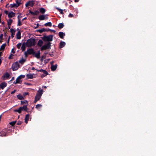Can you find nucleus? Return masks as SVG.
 <instances>
[{
	"label": "nucleus",
	"instance_id": "nucleus-59",
	"mask_svg": "<svg viewBox=\"0 0 156 156\" xmlns=\"http://www.w3.org/2000/svg\"><path fill=\"white\" fill-rule=\"evenodd\" d=\"M50 63L51 65H52V64H53L54 63V61H52Z\"/></svg>",
	"mask_w": 156,
	"mask_h": 156
},
{
	"label": "nucleus",
	"instance_id": "nucleus-23",
	"mask_svg": "<svg viewBox=\"0 0 156 156\" xmlns=\"http://www.w3.org/2000/svg\"><path fill=\"white\" fill-rule=\"evenodd\" d=\"M26 76L27 79H32L33 78V75L32 74H27Z\"/></svg>",
	"mask_w": 156,
	"mask_h": 156
},
{
	"label": "nucleus",
	"instance_id": "nucleus-14",
	"mask_svg": "<svg viewBox=\"0 0 156 156\" xmlns=\"http://www.w3.org/2000/svg\"><path fill=\"white\" fill-rule=\"evenodd\" d=\"M58 65L57 64H55V65H51V69L52 71H54L57 68Z\"/></svg>",
	"mask_w": 156,
	"mask_h": 156
},
{
	"label": "nucleus",
	"instance_id": "nucleus-27",
	"mask_svg": "<svg viewBox=\"0 0 156 156\" xmlns=\"http://www.w3.org/2000/svg\"><path fill=\"white\" fill-rule=\"evenodd\" d=\"M37 30L40 33H42L44 31H48L49 30L53 31L54 32H55L56 31L54 30Z\"/></svg>",
	"mask_w": 156,
	"mask_h": 156
},
{
	"label": "nucleus",
	"instance_id": "nucleus-7",
	"mask_svg": "<svg viewBox=\"0 0 156 156\" xmlns=\"http://www.w3.org/2000/svg\"><path fill=\"white\" fill-rule=\"evenodd\" d=\"M34 1H30L27 2L26 3L25 6L26 7H28V6H30L32 7L34 5Z\"/></svg>",
	"mask_w": 156,
	"mask_h": 156
},
{
	"label": "nucleus",
	"instance_id": "nucleus-21",
	"mask_svg": "<svg viewBox=\"0 0 156 156\" xmlns=\"http://www.w3.org/2000/svg\"><path fill=\"white\" fill-rule=\"evenodd\" d=\"M66 45V43L64 41H61L60 43L59 48H62L64 47Z\"/></svg>",
	"mask_w": 156,
	"mask_h": 156
},
{
	"label": "nucleus",
	"instance_id": "nucleus-11",
	"mask_svg": "<svg viewBox=\"0 0 156 156\" xmlns=\"http://www.w3.org/2000/svg\"><path fill=\"white\" fill-rule=\"evenodd\" d=\"M7 83L5 82H3L0 84V88L3 89L5 87L7 86Z\"/></svg>",
	"mask_w": 156,
	"mask_h": 156
},
{
	"label": "nucleus",
	"instance_id": "nucleus-62",
	"mask_svg": "<svg viewBox=\"0 0 156 156\" xmlns=\"http://www.w3.org/2000/svg\"><path fill=\"white\" fill-rule=\"evenodd\" d=\"M17 82L16 81H14L13 82V84H16L17 83H17L16 82Z\"/></svg>",
	"mask_w": 156,
	"mask_h": 156
},
{
	"label": "nucleus",
	"instance_id": "nucleus-37",
	"mask_svg": "<svg viewBox=\"0 0 156 156\" xmlns=\"http://www.w3.org/2000/svg\"><path fill=\"white\" fill-rule=\"evenodd\" d=\"M20 16H18V26H21V23L20 19L19 18Z\"/></svg>",
	"mask_w": 156,
	"mask_h": 156
},
{
	"label": "nucleus",
	"instance_id": "nucleus-16",
	"mask_svg": "<svg viewBox=\"0 0 156 156\" xmlns=\"http://www.w3.org/2000/svg\"><path fill=\"white\" fill-rule=\"evenodd\" d=\"M30 13L33 15H38L39 13V12L38 10H35L34 12L30 11Z\"/></svg>",
	"mask_w": 156,
	"mask_h": 156
},
{
	"label": "nucleus",
	"instance_id": "nucleus-15",
	"mask_svg": "<svg viewBox=\"0 0 156 156\" xmlns=\"http://www.w3.org/2000/svg\"><path fill=\"white\" fill-rule=\"evenodd\" d=\"M15 14H16L15 13L11 11L10 12H9L8 15V16L9 18L15 16Z\"/></svg>",
	"mask_w": 156,
	"mask_h": 156
},
{
	"label": "nucleus",
	"instance_id": "nucleus-31",
	"mask_svg": "<svg viewBox=\"0 0 156 156\" xmlns=\"http://www.w3.org/2000/svg\"><path fill=\"white\" fill-rule=\"evenodd\" d=\"M10 5L11 8L17 7L19 6V4L16 3L11 4Z\"/></svg>",
	"mask_w": 156,
	"mask_h": 156
},
{
	"label": "nucleus",
	"instance_id": "nucleus-24",
	"mask_svg": "<svg viewBox=\"0 0 156 156\" xmlns=\"http://www.w3.org/2000/svg\"><path fill=\"white\" fill-rule=\"evenodd\" d=\"M43 43V42L41 40L39 39L37 43V45L39 46H41Z\"/></svg>",
	"mask_w": 156,
	"mask_h": 156
},
{
	"label": "nucleus",
	"instance_id": "nucleus-12",
	"mask_svg": "<svg viewBox=\"0 0 156 156\" xmlns=\"http://www.w3.org/2000/svg\"><path fill=\"white\" fill-rule=\"evenodd\" d=\"M41 53L40 52V50H39L37 52V53H36L35 52V53L34 54V56L36 57V58H39L41 57Z\"/></svg>",
	"mask_w": 156,
	"mask_h": 156
},
{
	"label": "nucleus",
	"instance_id": "nucleus-42",
	"mask_svg": "<svg viewBox=\"0 0 156 156\" xmlns=\"http://www.w3.org/2000/svg\"><path fill=\"white\" fill-rule=\"evenodd\" d=\"M45 25L46 26H51V23L50 22H49L46 23L45 24Z\"/></svg>",
	"mask_w": 156,
	"mask_h": 156
},
{
	"label": "nucleus",
	"instance_id": "nucleus-38",
	"mask_svg": "<svg viewBox=\"0 0 156 156\" xmlns=\"http://www.w3.org/2000/svg\"><path fill=\"white\" fill-rule=\"evenodd\" d=\"M56 9L58 10L61 14H63V10L59 9L58 8H57Z\"/></svg>",
	"mask_w": 156,
	"mask_h": 156
},
{
	"label": "nucleus",
	"instance_id": "nucleus-2",
	"mask_svg": "<svg viewBox=\"0 0 156 156\" xmlns=\"http://www.w3.org/2000/svg\"><path fill=\"white\" fill-rule=\"evenodd\" d=\"M53 37V35H50L48 36H44L42 38L44 42H50L52 41Z\"/></svg>",
	"mask_w": 156,
	"mask_h": 156
},
{
	"label": "nucleus",
	"instance_id": "nucleus-60",
	"mask_svg": "<svg viewBox=\"0 0 156 156\" xmlns=\"http://www.w3.org/2000/svg\"><path fill=\"white\" fill-rule=\"evenodd\" d=\"M35 26L34 27V28L35 29L37 28L38 26L37 25H35Z\"/></svg>",
	"mask_w": 156,
	"mask_h": 156
},
{
	"label": "nucleus",
	"instance_id": "nucleus-25",
	"mask_svg": "<svg viewBox=\"0 0 156 156\" xmlns=\"http://www.w3.org/2000/svg\"><path fill=\"white\" fill-rule=\"evenodd\" d=\"M6 44L5 43L2 44L0 48V51H4V50L5 47L6 46Z\"/></svg>",
	"mask_w": 156,
	"mask_h": 156
},
{
	"label": "nucleus",
	"instance_id": "nucleus-39",
	"mask_svg": "<svg viewBox=\"0 0 156 156\" xmlns=\"http://www.w3.org/2000/svg\"><path fill=\"white\" fill-rule=\"evenodd\" d=\"M16 30H10V31L11 33V36L12 37H13V35L15 33V32Z\"/></svg>",
	"mask_w": 156,
	"mask_h": 156
},
{
	"label": "nucleus",
	"instance_id": "nucleus-26",
	"mask_svg": "<svg viewBox=\"0 0 156 156\" xmlns=\"http://www.w3.org/2000/svg\"><path fill=\"white\" fill-rule=\"evenodd\" d=\"M20 30H19V31L16 34V37L18 39H20L21 38L20 34L21 33L20 31Z\"/></svg>",
	"mask_w": 156,
	"mask_h": 156
},
{
	"label": "nucleus",
	"instance_id": "nucleus-47",
	"mask_svg": "<svg viewBox=\"0 0 156 156\" xmlns=\"http://www.w3.org/2000/svg\"><path fill=\"white\" fill-rule=\"evenodd\" d=\"M73 15L71 13H70L68 15V17L69 18L73 17Z\"/></svg>",
	"mask_w": 156,
	"mask_h": 156
},
{
	"label": "nucleus",
	"instance_id": "nucleus-33",
	"mask_svg": "<svg viewBox=\"0 0 156 156\" xmlns=\"http://www.w3.org/2000/svg\"><path fill=\"white\" fill-rule=\"evenodd\" d=\"M24 104H26L27 105H28V101L26 100H24L23 101H21V105H23Z\"/></svg>",
	"mask_w": 156,
	"mask_h": 156
},
{
	"label": "nucleus",
	"instance_id": "nucleus-58",
	"mask_svg": "<svg viewBox=\"0 0 156 156\" xmlns=\"http://www.w3.org/2000/svg\"><path fill=\"white\" fill-rule=\"evenodd\" d=\"M49 55H50L51 56V57H52L53 56V54L52 53H51H51H49Z\"/></svg>",
	"mask_w": 156,
	"mask_h": 156
},
{
	"label": "nucleus",
	"instance_id": "nucleus-28",
	"mask_svg": "<svg viewBox=\"0 0 156 156\" xmlns=\"http://www.w3.org/2000/svg\"><path fill=\"white\" fill-rule=\"evenodd\" d=\"M59 35L61 38L63 39L65 34L63 32H60L59 33Z\"/></svg>",
	"mask_w": 156,
	"mask_h": 156
},
{
	"label": "nucleus",
	"instance_id": "nucleus-10",
	"mask_svg": "<svg viewBox=\"0 0 156 156\" xmlns=\"http://www.w3.org/2000/svg\"><path fill=\"white\" fill-rule=\"evenodd\" d=\"M41 96L40 95L36 94L35 97V100H34V102L35 103L37 101L39 100L41 98Z\"/></svg>",
	"mask_w": 156,
	"mask_h": 156
},
{
	"label": "nucleus",
	"instance_id": "nucleus-54",
	"mask_svg": "<svg viewBox=\"0 0 156 156\" xmlns=\"http://www.w3.org/2000/svg\"><path fill=\"white\" fill-rule=\"evenodd\" d=\"M3 35L2 34H1L0 35V39H2L3 38Z\"/></svg>",
	"mask_w": 156,
	"mask_h": 156
},
{
	"label": "nucleus",
	"instance_id": "nucleus-45",
	"mask_svg": "<svg viewBox=\"0 0 156 156\" xmlns=\"http://www.w3.org/2000/svg\"><path fill=\"white\" fill-rule=\"evenodd\" d=\"M20 79L22 78H23L25 77V76L24 75H21L18 76Z\"/></svg>",
	"mask_w": 156,
	"mask_h": 156
},
{
	"label": "nucleus",
	"instance_id": "nucleus-55",
	"mask_svg": "<svg viewBox=\"0 0 156 156\" xmlns=\"http://www.w3.org/2000/svg\"><path fill=\"white\" fill-rule=\"evenodd\" d=\"M11 52L13 53H15V51H14V49L12 48V49Z\"/></svg>",
	"mask_w": 156,
	"mask_h": 156
},
{
	"label": "nucleus",
	"instance_id": "nucleus-17",
	"mask_svg": "<svg viewBox=\"0 0 156 156\" xmlns=\"http://www.w3.org/2000/svg\"><path fill=\"white\" fill-rule=\"evenodd\" d=\"M30 117V115L29 114H27L26 115L25 117V123L27 124L28 123V121L29 120V118Z\"/></svg>",
	"mask_w": 156,
	"mask_h": 156
},
{
	"label": "nucleus",
	"instance_id": "nucleus-64",
	"mask_svg": "<svg viewBox=\"0 0 156 156\" xmlns=\"http://www.w3.org/2000/svg\"><path fill=\"white\" fill-rule=\"evenodd\" d=\"M44 60V59L41 58L40 60L42 62Z\"/></svg>",
	"mask_w": 156,
	"mask_h": 156
},
{
	"label": "nucleus",
	"instance_id": "nucleus-13",
	"mask_svg": "<svg viewBox=\"0 0 156 156\" xmlns=\"http://www.w3.org/2000/svg\"><path fill=\"white\" fill-rule=\"evenodd\" d=\"M10 75L8 73H6L3 75L2 77L3 80H5L6 78L9 77Z\"/></svg>",
	"mask_w": 156,
	"mask_h": 156
},
{
	"label": "nucleus",
	"instance_id": "nucleus-22",
	"mask_svg": "<svg viewBox=\"0 0 156 156\" xmlns=\"http://www.w3.org/2000/svg\"><path fill=\"white\" fill-rule=\"evenodd\" d=\"M26 43H23L22 44L21 49L22 50V51H25L26 48Z\"/></svg>",
	"mask_w": 156,
	"mask_h": 156
},
{
	"label": "nucleus",
	"instance_id": "nucleus-51",
	"mask_svg": "<svg viewBox=\"0 0 156 156\" xmlns=\"http://www.w3.org/2000/svg\"><path fill=\"white\" fill-rule=\"evenodd\" d=\"M22 123V122L21 121H19L17 122V125H20Z\"/></svg>",
	"mask_w": 156,
	"mask_h": 156
},
{
	"label": "nucleus",
	"instance_id": "nucleus-4",
	"mask_svg": "<svg viewBox=\"0 0 156 156\" xmlns=\"http://www.w3.org/2000/svg\"><path fill=\"white\" fill-rule=\"evenodd\" d=\"M19 64L17 62H15L12 66V68L13 71H16L19 68Z\"/></svg>",
	"mask_w": 156,
	"mask_h": 156
},
{
	"label": "nucleus",
	"instance_id": "nucleus-41",
	"mask_svg": "<svg viewBox=\"0 0 156 156\" xmlns=\"http://www.w3.org/2000/svg\"><path fill=\"white\" fill-rule=\"evenodd\" d=\"M16 122V121H12L9 123V124L12 126H14Z\"/></svg>",
	"mask_w": 156,
	"mask_h": 156
},
{
	"label": "nucleus",
	"instance_id": "nucleus-57",
	"mask_svg": "<svg viewBox=\"0 0 156 156\" xmlns=\"http://www.w3.org/2000/svg\"><path fill=\"white\" fill-rule=\"evenodd\" d=\"M46 75V74H42L41 75V77L43 78V77H44V76H45Z\"/></svg>",
	"mask_w": 156,
	"mask_h": 156
},
{
	"label": "nucleus",
	"instance_id": "nucleus-34",
	"mask_svg": "<svg viewBox=\"0 0 156 156\" xmlns=\"http://www.w3.org/2000/svg\"><path fill=\"white\" fill-rule=\"evenodd\" d=\"M26 61V59H23V58L20 60L19 61V62L21 64H23L24 62H25Z\"/></svg>",
	"mask_w": 156,
	"mask_h": 156
},
{
	"label": "nucleus",
	"instance_id": "nucleus-52",
	"mask_svg": "<svg viewBox=\"0 0 156 156\" xmlns=\"http://www.w3.org/2000/svg\"><path fill=\"white\" fill-rule=\"evenodd\" d=\"M4 12L7 15H8L9 13V12L7 10L5 11Z\"/></svg>",
	"mask_w": 156,
	"mask_h": 156
},
{
	"label": "nucleus",
	"instance_id": "nucleus-6",
	"mask_svg": "<svg viewBox=\"0 0 156 156\" xmlns=\"http://www.w3.org/2000/svg\"><path fill=\"white\" fill-rule=\"evenodd\" d=\"M26 43V46L28 47H30L31 46H33V45L30 41V39L27 40Z\"/></svg>",
	"mask_w": 156,
	"mask_h": 156
},
{
	"label": "nucleus",
	"instance_id": "nucleus-35",
	"mask_svg": "<svg viewBox=\"0 0 156 156\" xmlns=\"http://www.w3.org/2000/svg\"><path fill=\"white\" fill-rule=\"evenodd\" d=\"M64 25L62 23H59L58 25V27L59 29H62L63 28Z\"/></svg>",
	"mask_w": 156,
	"mask_h": 156
},
{
	"label": "nucleus",
	"instance_id": "nucleus-32",
	"mask_svg": "<svg viewBox=\"0 0 156 156\" xmlns=\"http://www.w3.org/2000/svg\"><path fill=\"white\" fill-rule=\"evenodd\" d=\"M39 10H40V12L42 14L44 13L46 11V10H45V9H44L43 8H40V9Z\"/></svg>",
	"mask_w": 156,
	"mask_h": 156
},
{
	"label": "nucleus",
	"instance_id": "nucleus-44",
	"mask_svg": "<svg viewBox=\"0 0 156 156\" xmlns=\"http://www.w3.org/2000/svg\"><path fill=\"white\" fill-rule=\"evenodd\" d=\"M21 1L20 0L19 1L18 0H16V3H15L19 4V6L21 4Z\"/></svg>",
	"mask_w": 156,
	"mask_h": 156
},
{
	"label": "nucleus",
	"instance_id": "nucleus-48",
	"mask_svg": "<svg viewBox=\"0 0 156 156\" xmlns=\"http://www.w3.org/2000/svg\"><path fill=\"white\" fill-rule=\"evenodd\" d=\"M12 56H13V55L12 54H11L9 57V59H12L13 58Z\"/></svg>",
	"mask_w": 156,
	"mask_h": 156
},
{
	"label": "nucleus",
	"instance_id": "nucleus-56",
	"mask_svg": "<svg viewBox=\"0 0 156 156\" xmlns=\"http://www.w3.org/2000/svg\"><path fill=\"white\" fill-rule=\"evenodd\" d=\"M25 84L26 85H31L32 84L30 83H25Z\"/></svg>",
	"mask_w": 156,
	"mask_h": 156
},
{
	"label": "nucleus",
	"instance_id": "nucleus-5",
	"mask_svg": "<svg viewBox=\"0 0 156 156\" xmlns=\"http://www.w3.org/2000/svg\"><path fill=\"white\" fill-rule=\"evenodd\" d=\"M7 131L5 129H3L0 132V136H7Z\"/></svg>",
	"mask_w": 156,
	"mask_h": 156
},
{
	"label": "nucleus",
	"instance_id": "nucleus-9",
	"mask_svg": "<svg viewBox=\"0 0 156 156\" xmlns=\"http://www.w3.org/2000/svg\"><path fill=\"white\" fill-rule=\"evenodd\" d=\"M27 51L28 52V54L29 55L32 54L34 55L35 53V51H34V49L32 48H30L27 49Z\"/></svg>",
	"mask_w": 156,
	"mask_h": 156
},
{
	"label": "nucleus",
	"instance_id": "nucleus-50",
	"mask_svg": "<svg viewBox=\"0 0 156 156\" xmlns=\"http://www.w3.org/2000/svg\"><path fill=\"white\" fill-rule=\"evenodd\" d=\"M16 91V89L14 90H13V91H12L11 92V94H14V93H15V92Z\"/></svg>",
	"mask_w": 156,
	"mask_h": 156
},
{
	"label": "nucleus",
	"instance_id": "nucleus-1",
	"mask_svg": "<svg viewBox=\"0 0 156 156\" xmlns=\"http://www.w3.org/2000/svg\"><path fill=\"white\" fill-rule=\"evenodd\" d=\"M27 105H25L22 107H20L18 109L14 110V112H17L19 113H20L23 111L27 112Z\"/></svg>",
	"mask_w": 156,
	"mask_h": 156
},
{
	"label": "nucleus",
	"instance_id": "nucleus-8",
	"mask_svg": "<svg viewBox=\"0 0 156 156\" xmlns=\"http://www.w3.org/2000/svg\"><path fill=\"white\" fill-rule=\"evenodd\" d=\"M38 19L40 20H43L45 19H47L48 17L47 15H40Z\"/></svg>",
	"mask_w": 156,
	"mask_h": 156
},
{
	"label": "nucleus",
	"instance_id": "nucleus-29",
	"mask_svg": "<svg viewBox=\"0 0 156 156\" xmlns=\"http://www.w3.org/2000/svg\"><path fill=\"white\" fill-rule=\"evenodd\" d=\"M17 98L18 99L20 100H22L24 99L23 96L20 94L17 95Z\"/></svg>",
	"mask_w": 156,
	"mask_h": 156
},
{
	"label": "nucleus",
	"instance_id": "nucleus-30",
	"mask_svg": "<svg viewBox=\"0 0 156 156\" xmlns=\"http://www.w3.org/2000/svg\"><path fill=\"white\" fill-rule=\"evenodd\" d=\"M30 39V41L33 44V46H34L36 43L35 39L33 37H32Z\"/></svg>",
	"mask_w": 156,
	"mask_h": 156
},
{
	"label": "nucleus",
	"instance_id": "nucleus-43",
	"mask_svg": "<svg viewBox=\"0 0 156 156\" xmlns=\"http://www.w3.org/2000/svg\"><path fill=\"white\" fill-rule=\"evenodd\" d=\"M21 45V43H19L18 44L16 45L17 48L18 49H19Z\"/></svg>",
	"mask_w": 156,
	"mask_h": 156
},
{
	"label": "nucleus",
	"instance_id": "nucleus-49",
	"mask_svg": "<svg viewBox=\"0 0 156 156\" xmlns=\"http://www.w3.org/2000/svg\"><path fill=\"white\" fill-rule=\"evenodd\" d=\"M24 55H25L26 57H27L28 55H29L28 54V52L27 51H26L24 52Z\"/></svg>",
	"mask_w": 156,
	"mask_h": 156
},
{
	"label": "nucleus",
	"instance_id": "nucleus-20",
	"mask_svg": "<svg viewBox=\"0 0 156 156\" xmlns=\"http://www.w3.org/2000/svg\"><path fill=\"white\" fill-rule=\"evenodd\" d=\"M12 22V20L11 19H9L7 21V23L8 26V27L10 29V25Z\"/></svg>",
	"mask_w": 156,
	"mask_h": 156
},
{
	"label": "nucleus",
	"instance_id": "nucleus-40",
	"mask_svg": "<svg viewBox=\"0 0 156 156\" xmlns=\"http://www.w3.org/2000/svg\"><path fill=\"white\" fill-rule=\"evenodd\" d=\"M42 106V105H41L39 104L37 105H36L35 108H36L37 109H38V108H41Z\"/></svg>",
	"mask_w": 156,
	"mask_h": 156
},
{
	"label": "nucleus",
	"instance_id": "nucleus-46",
	"mask_svg": "<svg viewBox=\"0 0 156 156\" xmlns=\"http://www.w3.org/2000/svg\"><path fill=\"white\" fill-rule=\"evenodd\" d=\"M29 93H28V92H26L24 93L23 94V95L25 97L27 95H29Z\"/></svg>",
	"mask_w": 156,
	"mask_h": 156
},
{
	"label": "nucleus",
	"instance_id": "nucleus-3",
	"mask_svg": "<svg viewBox=\"0 0 156 156\" xmlns=\"http://www.w3.org/2000/svg\"><path fill=\"white\" fill-rule=\"evenodd\" d=\"M51 43L50 42H48L47 44H45L43 46L41 47V51H43L47 49L51 48Z\"/></svg>",
	"mask_w": 156,
	"mask_h": 156
},
{
	"label": "nucleus",
	"instance_id": "nucleus-61",
	"mask_svg": "<svg viewBox=\"0 0 156 156\" xmlns=\"http://www.w3.org/2000/svg\"><path fill=\"white\" fill-rule=\"evenodd\" d=\"M32 70H37V69H35L34 67H32L31 69Z\"/></svg>",
	"mask_w": 156,
	"mask_h": 156
},
{
	"label": "nucleus",
	"instance_id": "nucleus-19",
	"mask_svg": "<svg viewBox=\"0 0 156 156\" xmlns=\"http://www.w3.org/2000/svg\"><path fill=\"white\" fill-rule=\"evenodd\" d=\"M43 93V90L42 89H41V88L39 89V90L37 91V93L36 94L40 95L41 96Z\"/></svg>",
	"mask_w": 156,
	"mask_h": 156
},
{
	"label": "nucleus",
	"instance_id": "nucleus-18",
	"mask_svg": "<svg viewBox=\"0 0 156 156\" xmlns=\"http://www.w3.org/2000/svg\"><path fill=\"white\" fill-rule=\"evenodd\" d=\"M37 70L39 72H41L43 73L44 74H46V75H48V73L45 70L41 69L39 70Z\"/></svg>",
	"mask_w": 156,
	"mask_h": 156
},
{
	"label": "nucleus",
	"instance_id": "nucleus-53",
	"mask_svg": "<svg viewBox=\"0 0 156 156\" xmlns=\"http://www.w3.org/2000/svg\"><path fill=\"white\" fill-rule=\"evenodd\" d=\"M46 55H42V56H41V57L42 58H43L44 59H45L46 58Z\"/></svg>",
	"mask_w": 156,
	"mask_h": 156
},
{
	"label": "nucleus",
	"instance_id": "nucleus-63",
	"mask_svg": "<svg viewBox=\"0 0 156 156\" xmlns=\"http://www.w3.org/2000/svg\"><path fill=\"white\" fill-rule=\"evenodd\" d=\"M14 80V77H13L12 78V79H11V81L13 80Z\"/></svg>",
	"mask_w": 156,
	"mask_h": 156
},
{
	"label": "nucleus",
	"instance_id": "nucleus-36",
	"mask_svg": "<svg viewBox=\"0 0 156 156\" xmlns=\"http://www.w3.org/2000/svg\"><path fill=\"white\" fill-rule=\"evenodd\" d=\"M16 81L18 83H21L22 81H20V79L18 77L16 80Z\"/></svg>",
	"mask_w": 156,
	"mask_h": 156
}]
</instances>
